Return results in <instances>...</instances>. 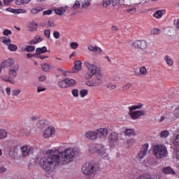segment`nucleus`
<instances>
[{
    "label": "nucleus",
    "mask_w": 179,
    "mask_h": 179,
    "mask_svg": "<svg viewBox=\"0 0 179 179\" xmlns=\"http://www.w3.org/2000/svg\"><path fill=\"white\" fill-rule=\"evenodd\" d=\"M69 47L71 50H77V48L79 47V43L77 42H71L70 43Z\"/></svg>",
    "instance_id": "nucleus-41"
},
{
    "label": "nucleus",
    "mask_w": 179,
    "mask_h": 179,
    "mask_svg": "<svg viewBox=\"0 0 179 179\" xmlns=\"http://www.w3.org/2000/svg\"><path fill=\"white\" fill-rule=\"evenodd\" d=\"M173 159H176V160L179 161V146L174 148L173 153Z\"/></svg>",
    "instance_id": "nucleus-29"
},
{
    "label": "nucleus",
    "mask_w": 179,
    "mask_h": 179,
    "mask_svg": "<svg viewBox=\"0 0 179 179\" xmlns=\"http://www.w3.org/2000/svg\"><path fill=\"white\" fill-rule=\"evenodd\" d=\"M19 71V66L15 65L13 67H10L8 70V74H2L0 76V80L5 82L6 83H10V85H15V78L17 77V71Z\"/></svg>",
    "instance_id": "nucleus-3"
},
{
    "label": "nucleus",
    "mask_w": 179,
    "mask_h": 179,
    "mask_svg": "<svg viewBox=\"0 0 179 179\" xmlns=\"http://www.w3.org/2000/svg\"><path fill=\"white\" fill-rule=\"evenodd\" d=\"M107 89H108L109 90H114V89H116L117 85H114L113 83H108L106 86Z\"/></svg>",
    "instance_id": "nucleus-50"
},
{
    "label": "nucleus",
    "mask_w": 179,
    "mask_h": 179,
    "mask_svg": "<svg viewBox=\"0 0 179 179\" xmlns=\"http://www.w3.org/2000/svg\"><path fill=\"white\" fill-rule=\"evenodd\" d=\"M123 90H129V89H131V84H127L122 87Z\"/></svg>",
    "instance_id": "nucleus-63"
},
{
    "label": "nucleus",
    "mask_w": 179,
    "mask_h": 179,
    "mask_svg": "<svg viewBox=\"0 0 179 179\" xmlns=\"http://www.w3.org/2000/svg\"><path fill=\"white\" fill-rule=\"evenodd\" d=\"M149 150V143H145L143 144L140 151L138 152L137 155V159H140V160H142L144 157H146L148 155V150Z\"/></svg>",
    "instance_id": "nucleus-10"
},
{
    "label": "nucleus",
    "mask_w": 179,
    "mask_h": 179,
    "mask_svg": "<svg viewBox=\"0 0 179 179\" xmlns=\"http://www.w3.org/2000/svg\"><path fill=\"white\" fill-rule=\"evenodd\" d=\"M58 86L59 87H61V89H66V87H68L66 84V78H65L64 80H60L58 83Z\"/></svg>",
    "instance_id": "nucleus-31"
},
{
    "label": "nucleus",
    "mask_w": 179,
    "mask_h": 179,
    "mask_svg": "<svg viewBox=\"0 0 179 179\" xmlns=\"http://www.w3.org/2000/svg\"><path fill=\"white\" fill-rule=\"evenodd\" d=\"M99 170L95 164L92 163H85L82 168V173L85 176H92Z\"/></svg>",
    "instance_id": "nucleus-7"
},
{
    "label": "nucleus",
    "mask_w": 179,
    "mask_h": 179,
    "mask_svg": "<svg viewBox=\"0 0 179 179\" xmlns=\"http://www.w3.org/2000/svg\"><path fill=\"white\" fill-rule=\"evenodd\" d=\"M34 148L29 145H24L20 148L21 155L22 157H27L33 153Z\"/></svg>",
    "instance_id": "nucleus-9"
},
{
    "label": "nucleus",
    "mask_w": 179,
    "mask_h": 179,
    "mask_svg": "<svg viewBox=\"0 0 179 179\" xmlns=\"http://www.w3.org/2000/svg\"><path fill=\"white\" fill-rule=\"evenodd\" d=\"M132 46L140 50L143 54L148 52V42L145 40H137L133 42Z\"/></svg>",
    "instance_id": "nucleus-8"
},
{
    "label": "nucleus",
    "mask_w": 179,
    "mask_h": 179,
    "mask_svg": "<svg viewBox=\"0 0 179 179\" xmlns=\"http://www.w3.org/2000/svg\"><path fill=\"white\" fill-rule=\"evenodd\" d=\"M122 5H124V6H131L132 3L131 2V0H123Z\"/></svg>",
    "instance_id": "nucleus-51"
},
{
    "label": "nucleus",
    "mask_w": 179,
    "mask_h": 179,
    "mask_svg": "<svg viewBox=\"0 0 179 179\" xmlns=\"http://www.w3.org/2000/svg\"><path fill=\"white\" fill-rule=\"evenodd\" d=\"M42 40L43 38L40 36H36L34 39L29 41V44H38V43H41Z\"/></svg>",
    "instance_id": "nucleus-28"
},
{
    "label": "nucleus",
    "mask_w": 179,
    "mask_h": 179,
    "mask_svg": "<svg viewBox=\"0 0 179 179\" xmlns=\"http://www.w3.org/2000/svg\"><path fill=\"white\" fill-rule=\"evenodd\" d=\"M150 178V174L149 173H145L141 176H140L137 179H149Z\"/></svg>",
    "instance_id": "nucleus-49"
},
{
    "label": "nucleus",
    "mask_w": 179,
    "mask_h": 179,
    "mask_svg": "<svg viewBox=\"0 0 179 179\" xmlns=\"http://www.w3.org/2000/svg\"><path fill=\"white\" fill-rule=\"evenodd\" d=\"M20 93H22V90H20V89L13 90V96H17L18 94H20Z\"/></svg>",
    "instance_id": "nucleus-55"
},
{
    "label": "nucleus",
    "mask_w": 179,
    "mask_h": 179,
    "mask_svg": "<svg viewBox=\"0 0 179 179\" xmlns=\"http://www.w3.org/2000/svg\"><path fill=\"white\" fill-rule=\"evenodd\" d=\"M8 138V131L3 129H0V141L6 139Z\"/></svg>",
    "instance_id": "nucleus-26"
},
{
    "label": "nucleus",
    "mask_w": 179,
    "mask_h": 179,
    "mask_svg": "<svg viewBox=\"0 0 179 179\" xmlns=\"http://www.w3.org/2000/svg\"><path fill=\"white\" fill-rule=\"evenodd\" d=\"M45 79H47V77L44 75L40 76L38 78V82H44V80H45Z\"/></svg>",
    "instance_id": "nucleus-56"
},
{
    "label": "nucleus",
    "mask_w": 179,
    "mask_h": 179,
    "mask_svg": "<svg viewBox=\"0 0 179 179\" xmlns=\"http://www.w3.org/2000/svg\"><path fill=\"white\" fill-rule=\"evenodd\" d=\"M110 3H111V0H103V8H107V6Z\"/></svg>",
    "instance_id": "nucleus-54"
},
{
    "label": "nucleus",
    "mask_w": 179,
    "mask_h": 179,
    "mask_svg": "<svg viewBox=\"0 0 179 179\" xmlns=\"http://www.w3.org/2000/svg\"><path fill=\"white\" fill-rule=\"evenodd\" d=\"M15 0H3V5L4 6H9L10 3H13Z\"/></svg>",
    "instance_id": "nucleus-47"
},
{
    "label": "nucleus",
    "mask_w": 179,
    "mask_h": 179,
    "mask_svg": "<svg viewBox=\"0 0 179 179\" xmlns=\"http://www.w3.org/2000/svg\"><path fill=\"white\" fill-rule=\"evenodd\" d=\"M89 94V90L86 89H82L80 90V97L81 99H84V97H86Z\"/></svg>",
    "instance_id": "nucleus-30"
},
{
    "label": "nucleus",
    "mask_w": 179,
    "mask_h": 179,
    "mask_svg": "<svg viewBox=\"0 0 179 179\" xmlns=\"http://www.w3.org/2000/svg\"><path fill=\"white\" fill-rule=\"evenodd\" d=\"M84 65L92 75H96L91 80L85 83L86 86H89V87L101 86L104 83V76H103V73H101V68L87 61L84 62Z\"/></svg>",
    "instance_id": "nucleus-2"
},
{
    "label": "nucleus",
    "mask_w": 179,
    "mask_h": 179,
    "mask_svg": "<svg viewBox=\"0 0 179 179\" xmlns=\"http://www.w3.org/2000/svg\"><path fill=\"white\" fill-rule=\"evenodd\" d=\"M90 6V0H84L82 3V8L87 9Z\"/></svg>",
    "instance_id": "nucleus-39"
},
{
    "label": "nucleus",
    "mask_w": 179,
    "mask_h": 179,
    "mask_svg": "<svg viewBox=\"0 0 179 179\" xmlns=\"http://www.w3.org/2000/svg\"><path fill=\"white\" fill-rule=\"evenodd\" d=\"M71 94L73 96V97H74L75 99H78V97H79V94H80V91L78 89H73L71 90Z\"/></svg>",
    "instance_id": "nucleus-36"
},
{
    "label": "nucleus",
    "mask_w": 179,
    "mask_h": 179,
    "mask_svg": "<svg viewBox=\"0 0 179 179\" xmlns=\"http://www.w3.org/2000/svg\"><path fill=\"white\" fill-rule=\"evenodd\" d=\"M66 9H68L67 6L56 8L55 9V12L56 15H58L59 16H62V15H64L66 12Z\"/></svg>",
    "instance_id": "nucleus-19"
},
{
    "label": "nucleus",
    "mask_w": 179,
    "mask_h": 179,
    "mask_svg": "<svg viewBox=\"0 0 179 179\" xmlns=\"http://www.w3.org/2000/svg\"><path fill=\"white\" fill-rule=\"evenodd\" d=\"M82 71V61L76 60L74 62V66L72 69V73H78Z\"/></svg>",
    "instance_id": "nucleus-18"
},
{
    "label": "nucleus",
    "mask_w": 179,
    "mask_h": 179,
    "mask_svg": "<svg viewBox=\"0 0 179 179\" xmlns=\"http://www.w3.org/2000/svg\"><path fill=\"white\" fill-rule=\"evenodd\" d=\"M152 153L156 159H164L169 156V150L164 144H155L152 146Z\"/></svg>",
    "instance_id": "nucleus-4"
},
{
    "label": "nucleus",
    "mask_w": 179,
    "mask_h": 179,
    "mask_svg": "<svg viewBox=\"0 0 179 179\" xmlns=\"http://www.w3.org/2000/svg\"><path fill=\"white\" fill-rule=\"evenodd\" d=\"M127 12H129V13H135V12H136V8H133L127 9Z\"/></svg>",
    "instance_id": "nucleus-62"
},
{
    "label": "nucleus",
    "mask_w": 179,
    "mask_h": 179,
    "mask_svg": "<svg viewBox=\"0 0 179 179\" xmlns=\"http://www.w3.org/2000/svg\"><path fill=\"white\" fill-rule=\"evenodd\" d=\"M165 62H166L169 66H173L174 65V60L170 56H166L164 57Z\"/></svg>",
    "instance_id": "nucleus-27"
},
{
    "label": "nucleus",
    "mask_w": 179,
    "mask_h": 179,
    "mask_svg": "<svg viewBox=\"0 0 179 179\" xmlns=\"http://www.w3.org/2000/svg\"><path fill=\"white\" fill-rule=\"evenodd\" d=\"M99 148H97V146L94 145H88V149L90 152H98V155L102 157V159H104L105 160H108L110 159V155L107 152V148H106V145H99Z\"/></svg>",
    "instance_id": "nucleus-5"
},
{
    "label": "nucleus",
    "mask_w": 179,
    "mask_h": 179,
    "mask_svg": "<svg viewBox=\"0 0 179 179\" xmlns=\"http://www.w3.org/2000/svg\"><path fill=\"white\" fill-rule=\"evenodd\" d=\"M6 12H10V13H14V15H20V13H27V10L24 8H6Z\"/></svg>",
    "instance_id": "nucleus-15"
},
{
    "label": "nucleus",
    "mask_w": 179,
    "mask_h": 179,
    "mask_svg": "<svg viewBox=\"0 0 179 179\" xmlns=\"http://www.w3.org/2000/svg\"><path fill=\"white\" fill-rule=\"evenodd\" d=\"M11 90H12V88H10V87L6 88V92L7 96H10Z\"/></svg>",
    "instance_id": "nucleus-58"
},
{
    "label": "nucleus",
    "mask_w": 179,
    "mask_h": 179,
    "mask_svg": "<svg viewBox=\"0 0 179 179\" xmlns=\"http://www.w3.org/2000/svg\"><path fill=\"white\" fill-rule=\"evenodd\" d=\"M3 36H5L6 37H8V36H11L12 34V31L10 29H4L3 31Z\"/></svg>",
    "instance_id": "nucleus-48"
},
{
    "label": "nucleus",
    "mask_w": 179,
    "mask_h": 179,
    "mask_svg": "<svg viewBox=\"0 0 179 179\" xmlns=\"http://www.w3.org/2000/svg\"><path fill=\"white\" fill-rule=\"evenodd\" d=\"M36 50V47L32 45H27L26 48L24 49V51H27V52H33Z\"/></svg>",
    "instance_id": "nucleus-44"
},
{
    "label": "nucleus",
    "mask_w": 179,
    "mask_h": 179,
    "mask_svg": "<svg viewBox=\"0 0 179 179\" xmlns=\"http://www.w3.org/2000/svg\"><path fill=\"white\" fill-rule=\"evenodd\" d=\"M37 23L36 22H32L29 26V31H36L37 30Z\"/></svg>",
    "instance_id": "nucleus-33"
},
{
    "label": "nucleus",
    "mask_w": 179,
    "mask_h": 179,
    "mask_svg": "<svg viewBox=\"0 0 179 179\" xmlns=\"http://www.w3.org/2000/svg\"><path fill=\"white\" fill-rule=\"evenodd\" d=\"M29 2H31V0H15V5H24V3H29Z\"/></svg>",
    "instance_id": "nucleus-34"
},
{
    "label": "nucleus",
    "mask_w": 179,
    "mask_h": 179,
    "mask_svg": "<svg viewBox=\"0 0 179 179\" xmlns=\"http://www.w3.org/2000/svg\"><path fill=\"white\" fill-rule=\"evenodd\" d=\"M52 69V67L51 66V65H50L47 63L41 64V69L44 72H50V71H51Z\"/></svg>",
    "instance_id": "nucleus-25"
},
{
    "label": "nucleus",
    "mask_w": 179,
    "mask_h": 179,
    "mask_svg": "<svg viewBox=\"0 0 179 179\" xmlns=\"http://www.w3.org/2000/svg\"><path fill=\"white\" fill-rule=\"evenodd\" d=\"M36 52L37 55L44 54L45 52H47V47L43 46L42 48H38L36 49Z\"/></svg>",
    "instance_id": "nucleus-32"
},
{
    "label": "nucleus",
    "mask_w": 179,
    "mask_h": 179,
    "mask_svg": "<svg viewBox=\"0 0 179 179\" xmlns=\"http://www.w3.org/2000/svg\"><path fill=\"white\" fill-rule=\"evenodd\" d=\"M52 135H55V128L52 126H50L45 129L42 133V136L45 138V139L51 138Z\"/></svg>",
    "instance_id": "nucleus-11"
},
{
    "label": "nucleus",
    "mask_w": 179,
    "mask_h": 179,
    "mask_svg": "<svg viewBox=\"0 0 179 179\" xmlns=\"http://www.w3.org/2000/svg\"><path fill=\"white\" fill-rule=\"evenodd\" d=\"M140 73L141 75H143V76H146V75H148V70L146 69V67L145 66L141 67Z\"/></svg>",
    "instance_id": "nucleus-46"
},
{
    "label": "nucleus",
    "mask_w": 179,
    "mask_h": 179,
    "mask_svg": "<svg viewBox=\"0 0 179 179\" xmlns=\"http://www.w3.org/2000/svg\"><path fill=\"white\" fill-rule=\"evenodd\" d=\"M0 41L1 43H2L3 44L7 46H8L12 43V40H10V38L6 36L0 37Z\"/></svg>",
    "instance_id": "nucleus-22"
},
{
    "label": "nucleus",
    "mask_w": 179,
    "mask_h": 179,
    "mask_svg": "<svg viewBox=\"0 0 179 179\" xmlns=\"http://www.w3.org/2000/svg\"><path fill=\"white\" fill-rule=\"evenodd\" d=\"M95 131L96 132V138L99 139H104L108 136V129H107V128H99L96 129Z\"/></svg>",
    "instance_id": "nucleus-12"
},
{
    "label": "nucleus",
    "mask_w": 179,
    "mask_h": 179,
    "mask_svg": "<svg viewBox=\"0 0 179 179\" xmlns=\"http://www.w3.org/2000/svg\"><path fill=\"white\" fill-rule=\"evenodd\" d=\"M76 156V150L69 148L58 152L57 148L48 150L46 155L38 157L36 162L41 169L45 171H52L56 166H62L73 162Z\"/></svg>",
    "instance_id": "nucleus-1"
},
{
    "label": "nucleus",
    "mask_w": 179,
    "mask_h": 179,
    "mask_svg": "<svg viewBox=\"0 0 179 179\" xmlns=\"http://www.w3.org/2000/svg\"><path fill=\"white\" fill-rule=\"evenodd\" d=\"M44 35L45 37H47V38H50V37H51V30L45 29L44 31Z\"/></svg>",
    "instance_id": "nucleus-53"
},
{
    "label": "nucleus",
    "mask_w": 179,
    "mask_h": 179,
    "mask_svg": "<svg viewBox=\"0 0 179 179\" xmlns=\"http://www.w3.org/2000/svg\"><path fill=\"white\" fill-rule=\"evenodd\" d=\"M42 10H43V8L38 7V8H32L31 10V13H32L33 15H36V13H38V12H41Z\"/></svg>",
    "instance_id": "nucleus-45"
},
{
    "label": "nucleus",
    "mask_w": 179,
    "mask_h": 179,
    "mask_svg": "<svg viewBox=\"0 0 179 179\" xmlns=\"http://www.w3.org/2000/svg\"><path fill=\"white\" fill-rule=\"evenodd\" d=\"M164 15V10H158L153 14L154 17L156 19H160Z\"/></svg>",
    "instance_id": "nucleus-23"
},
{
    "label": "nucleus",
    "mask_w": 179,
    "mask_h": 179,
    "mask_svg": "<svg viewBox=\"0 0 179 179\" xmlns=\"http://www.w3.org/2000/svg\"><path fill=\"white\" fill-rule=\"evenodd\" d=\"M162 171L164 174H176V171L170 166L164 168Z\"/></svg>",
    "instance_id": "nucleus-24"
},
{
    "label": "nucleus",
    "mask_w": 179,
    "mask_h": 179,
    "mask_svg": "<svg viewBox=\"0 0 179 179\" xmlns=\"http://www.w3.org/2000/svg\"><path fill=\"white\" fill-rule=\"evenodd\" d=\"M80 8V1L76 0L72 6V9L73 10H77V9H79Z\"/></svg>",
    "instance_id": "nucleus-40"
},
{
    "label": "nucleus",
    "mask_w": 179,
    "mask_h": 179,
    "mask_svg": "<svg viewBox=\"0 0 179 179\" xmlns=\"http://www.w3.org/2000/svg\"><path fill=\"white\" fill-rule=\"evenodd\" d=\"M159 30L158 29H152L151 30V34H159Z\"/></svg>",
    "instance_id": "nucleus-61"
},
{
    "label": "nucleus",
    "mask_w": 179,
    "mask_h": 179,
    "mask_svg": "<svg viewBox=\"0 0 179 179\" xmlns=\"http://www.w3.org/2000/svg\"><path fill=\"white\" fill-rule=\"evenodd\" d=\"M6 168L3 166H0V173L3 174V173H6Z\"/></svg>",
    "instance_id": "nucleus-60"
},
{
    "label": "nucleus",
    "mask_w": 179,
    "mask_h": 179,
    "mask_svg": "<svg viewBox=\"0 0 179 179\" xmlns=\"http://www.w3.org/2000/svg\"><path fill=\"white\" fill-rule=\"evenodd\" d=\"M53 36L55 37V38H59V37H61V34H59V31H55L54 33H53Z\"/></svg>",
    "instance_id": "nucleus-57"
},
{
    "label": "nucleus",
    "mask_w": 179,
    "mask_h": 179,
    "mask_svg": "<svg viewBox=\"0 0 179 179\" xmlns=\"http://www.w3.org/2000/svg\"><path fill=\"white\" fill-rule=\"evenodd\" d=\"M8 47V49L9 50V51H13L15 52L17 50V46L15 44H9Z\"/></svg>",
    "instance_id": "nucleus-43"
},
{
    "label": "nucleus",
    "mask_w": 179,
    "mask_h": 179,
    "mask_svg": "<svg viewBox=\"0 0 179 179\" xmlns=\"http://www.w3.org/2000/svg\"><path fill=\"white\" fill-rule=\"evenodd\" d=\"M123 2L124 0H112V5L115 9H118V8L122 6Z\"/></svg>",
    "instance_id": "nucleus-21"
},
{
    "label": "nucleus",
    "mask_w": 179,
    "mask_h": 179,
    "mask_svg": "<svg viewBox=\"0 0 179 179\" xmlns=\"http://www.w3.org/2000/svg\"><path fill=\"white\" fill-rule=\"evenodd\" d=\"M40 117L37 116V115H33L30 117V120L31 121H37V120H39Z\"/></svg>",
    "instance_id": "nucleus-59"
},
{
    "label": "nucleus",
    "mask_w": 179,
    "mask_h": 179,
    "mask_svg": "<svg viewBox=\"0 0 179 179\" xmlns=\"http://www.w3.org/2000/svg\"><path fill=\"white\" fill-rule=\"evenodd\" d=\"M124 134L127 136H134V135H135V131L132 129H127L125 130Z\"/></svg>",
    "instance_id": "nucleus-37"
},
{
    "label": "nucleus",
    "mask_w": 179,
    "mask_h": 179,
    "mask_svg": "<svg viewBox=\"0 0 179 179\" xmlns=\"http://www.w3.org/2000/svg\"><path fill=\"white\" fill-rule=\"evenodd\" d=\"M46 123L47 122L45 120H39L36 123V127L38 128H44V127H45Z\"/></svg>",
    "instance_id": "nucleus-38"
},
{
    "label": "nucleus",
    "mask_w": 179,
    "mask_h": 179,
    "mask_svg": "<svg viewBox=\"0 0 179 179\" xmlns=\"http://www.w3.org/2000/svg\"><path fill=\"white\" fill-rule=\"evenodd\" d=\"M149 179H159V176L158 175H150Z\"/></svg>",
    "instance_id": "nucleus-64"
},
{
    "label": "nucleus",
    "mask_w": 179,
    "mask_h": 179,
    "mask_svg": "<svg viewBox=\"0 0 179 179\" xmlns=\"http://www.w3.org/2000/svg\"><path fill=\"white\" fill-rule=\"evenodd\" d=\"M135 143H136V140H135L134 138H130V139L127 140V144L129 147L134 146V145H135Z\"/></svg>",
    "instance_id": "nucleus-42"
},
{
    "label": "nucleus",
    "mask_w": 179,
    "mask_h": 179,
    "mask_svg": "<svg viewBox=\"0 0 179 179\" xmlns=\"http://www.w3.org/2000/svg\"><path fill=\"white\" fill-rule=\"evenodd\" d=\"M15 65V59L8 58L3 60L1 63V68H12Z\"/></svg>",
    "instance_id": "nucleus-16"
},
{
    "label": "nucleus",
    "mask_w": 179,
    "mask_h": 179,
    "mask_svg": "<svg viewBox=\"0 0 179 179\" xmlns=\"http://www.w3.org/2000/svg\"><path fill=\"white\" fill-rule=\"evenodd\" d=\"M47 90V88L43 86H38L37 87V92L38 93H41V92H45Z\"/></svg>",
    "instance_id": "nucleus-52"
},
{
    "label": "nucleus",
    "mask_w": 179,
    "mask_h": 179,
    "mask_svg": "<svg viewBox=\"0 0 179 179\" xmlns=\"http://www.w3.org/2000/svg\"><path fill=\"white\" fill-rule=\"evenodd\" d=\"M85 136L87 139H89L90 141H96V139H97V134L96 130L86 131L85 134Z\"/></svg>",
    "instance_id": "nucleus-17"
},
{
    "label": "nucleus",
    "mask_w": 179,
    "mask_h": 179,
    "mask_svg": "<svg viewBox=\"0 0 179 179\" xmlns=\"http://www.w3.org/2000/svg\"><path fill=\"white\" fill-rule=\"evenodd\" d=\"M66 83L67 85V87H73L78 85V83L73 78H66Z\"/></svg>",
    "instance_id": "nucleus-20"
},
{
    "label": "nucleus",
    "mask_w": 179,
    "mask_h": 179,
    "mask_svg": "<svg viewBox=\"0 0 179 179\" xmlns=\"http://www.w3.org/2000/svg\"><path fill=\"white\" fill-rule=\"evenodd\" d=\"M170 135V132H169V131L165 130V131H162L160 133V138H162V139H166V138H169Z\"/></svg>",
    "instance_id": "nucleus-35"
},
{
    "label": "nucleus",
    "mask_w": 179,
    "mask_h": 179,
    "mask_svg": "<svg viewBox=\"0 0 179 179\" xmlns=\"http://www.w3.org/2000/svg\"><path fill=\"white\" fill-rule=\"evenodd\" d=\"M142 104H138L136 106H132L129 108V115L131 117L132 120H138L139 117H142V115H145L144 110H136L141 108Z\"/></svg>",
    "instance_id": "nucleus-6"
},
{
    "label": "nucleus",
    "mask_w": 179,
    "mask_h": 179,
    "mask_svg": "<svg viewBox=\"0 0 179 179\" xmlns=\"http://www.w3.org/2000/svg\"><path fill=\"white\" fill-rule=\"evenodd\" d=\"M87 48L88 51L94 52L95 55H101V54H103V49L96 45H88Z\"/></svg>",
    "instance_id": "nucleus-13"
},
{
    "label": "nucleus",
    "mask_w": 179,
    "mask_h": 179,
    "mask_svg": "<svg viewBox=\"0 0 179 179\" xmlns=\"http://www.w3.org/2000/svg\"><path fill=\"white\" fill-rule=\"evenodd\" d=\"M118 141V134L116 132H113L108 138V142L110 147L115 146Z\"/></svg>",
    "instance_id": "nucleus-14"
}]
</instances>
